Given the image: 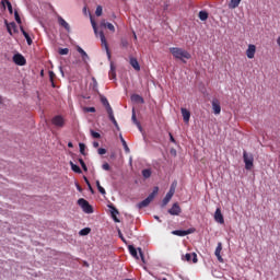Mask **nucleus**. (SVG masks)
I'll list each match as a JSON object with an SVG mask.
<instances>
[{
    "instance_id": "nucleus-1",
    "label": "nucleus",
    "mask_w": 280,
    "mask_h": 280,
    "mask_svg": "<svg viewBox=\"0 0 280 280\" xmlns=\"http://www.w3.org/2000/svg\"><path fill=\"white\" fill-rule=\"evenodd\" d=\"M170 54H172V56L176 60H180L184 63L187 62L186 60H190V58H191V54H189V51H187L184 48L171 47L170 48Z\"/></svg>"
},
{
    "instance_id": "nucleus-2",
    "label": "nucleus",
    "mask_w": 280,
    "mask_h": 280,
    "mask_svg": "<svg viewBox=\"0 0 280 280\" xmlns=\"http://www.w3.org/2000/svg\"><path fill=\"white\" fill-rule=\"evenodd\" d=\"M91 23H92V27L94 30L95 36H97V35L100 36L102 47H104V49L107 54V58L110 60V49L108 48V42H106V36L104 35V31L97 32V24L95 23V21L91 20Z\"/></svg>"
},
{
    "instance_id": "nucleus-3",
    "label": "nucleus",
    "mask_w": 280,
    "mask_h": 280,
    "mask_svg": "<svg viewBox=\"0 0 280 280\" xmlns=\"http://www.w3.org/2000/svg\"><path fill=\"white\" fill-rule=\"evenodd\" d=\"M101 102L103 106H105L106 108L109 120L114 124L115 128L119 129V124H117V119H115V114L113 112V107L110 106V103H108V98L103 97Z\"/></svg>"
},
{
    "instance_id": "nucleus-4",
    "label": "nucleus",
    "mask_w": 280,
    "mask_h": 280,
    "mask_svg": "<svg viewBox=\"0 0 280 280\" xmlns=\"http://www.w3.org/2000/svg\"><path fill=\"white\" fill-rule=\"evenodd\" d=\"M159 194V187L155 186L153 188V191L141 202H139L137 205L138 209H145V207L150 206V202H152V200H154V198H156V195Z\"/></svg>"
},
{
    "instance_id": "nucleus-5",
    "label": "nucleus",
    "mask_w": 280,
    "mask_h": 280,
    "mask_svg": "<svg viewBox=\"0 0 280 280\" xmlns=\"http://www.w3.org/2000/svg\"><path fill=\"white\" fill-rule=\"evenodd\" d=\"M243 161L245 163V170H253L255 158L253 154H248L246 151L243 152Z\"/></svg>"
},
{
    "instance_id": "nucleus-6",
    "label": "nucleus",
    "mask_w": 280,
    "mask_h": 280,
    "mask_svg": "<svg viewBox=\"0 0 280 280\" xmlns=\"http://www.w3.org/2000/svg\"><path fill=\"white\" fill-rule=\"evenodd\" d=\"M78 205L79 207H81V209L84 211V213H93V206L90 205L86 199L84 198H80L78 200Z\"/></svg>"
},
{
    "instance_id": "nucleus-7",
    "label": "nucleus",
    "mask_w": 280,
    "mask_h": 280,
    "mask_svg": "<svg viewBox=\"0 0 280 280\" xmlns=\"http://www.w3.org/2000/svg\"><path fill=\"white\" fill-rule=\"evenodd\" d=\"M51 124L55 128H65V124H66L65 117H62L61 115H57L52 117Z\"/></svg>"
},
{
    "instance_id": "nucleus-8",
    "label": "nucleus",
    "mask_w": 280,
    "mask_h": 280,
    "mask_svg": "<svg viewBox=\"0 0 280 280\" xmlns=\"http://www.w3.org/2000/svg\"><path fill=\"white\" fill-rule=\"evenodd\" d=\"M4 25H7V31L10 34V36H13V34H19V28L16 27V23L14 22L8 23V20H5Z\"/></svg>"
},
{
    "instance_id": "nucleus-9",
    "label": "nucleus",
    "mask_w": 280,
    "mask_h": 280,
    "mask_svg": "<svg viewBox=\"0 0 280 280\" xmlns=\"http://www.w3.org/2000/svg\"><path fill=\"white\" fill-rule=\"evenodd\" d=\"M175 191L176 189L174 188V186H172L170 191L166 194V196L162 201V207H167V205L170 203V200H172V198L174 197Z\"/></svg>"
},
{
    "instance_id": "nucleus-10",
    "label": "nucleus",
    "mask_w": 280,
    "mask_h": 280,
    "mask_svg": "<svg viewBox=\"0 0 280 280\" xmlns=\"http://www.w3.org/2000/svg\"><path fill=\"white\" fill-rule=\"evenodd\" d=\"M255 54H257V46H255L254 44H249L246 50L247 58H249V60H253V58H255Z\"/></svg>"
},
{
    "instance_id": "nucleus-11",
    "label": "nucleus",
    "mask_w": 280,
    "mask_h": 280,
    "mask_svg": "<svg viewBox=\"0 0 280 280\" xmlns=\"http://www.w3.org/2000/svg\"><path fill=\"white\" fill-rule=\"evenodd\" d=\"M13 62L15 65H19L20 67H24V65L26 63V60H25V57H23V55L16 54L13 56Z\"/></svg>"
},
{
    "instance_id": "nucleus-12",
    "label": "nucleus",
    "mask_w": 280,
    "mask_h": 280,
    "mask_svg": "<svg viewBox=\"0 0 280 280\" xmlns=\"http://www.w3.org/2000/svg\"><path fill=\"white\" fill-rule=\"evenodd\" d=\"M212 110L215 115H220V113H222V106L220 105V101L218 98L212 100Z\"/></svg>"
},
{
    "instance_id": "nucleus-13",
    "label": "nucleus",
    "mask_w": 280,
    "mask_h": 280,
    "mask_svg": "<svg viewBox=\"0 0 280 280\" xmlns=\"http://www.w3.org/2000/svg\"><path fill=\"white\" fill-rule=\"evenodd\" d=\"M191 233H194V229L173 231V235H177L178 237H185V235H191Z\"/></svg>"
},
{
    "instance_id": "nucleus-14",
    "label": "nucleus",
    "mask_w": 280,
    "mask_h": 280,
    "mask_svg": "<svg viewBox=\"0 0 280 280\" xmlns=\"http://www.w3.org/2000/svg\"><path fill=\"white\" fill-rule=\"evenodd\" d=\"M183 209L178 203H174L171 209H168L170 215H180Z\"/></svg>"
},
{
    "instance_id": "nucleus-15",
    "label": "nucleus",
    "mask_w": 280,
    "mask_h": 280,
    "mask_svg": "<svg viewBox=\"0 0 280 280\" xmlns=\"http://www.w3.org/2000/svg\"><path fill=\"white\" fill-rule=\"evenodd\" d=\"M214 220L219 224H224V215L222 214V210L220 208H217L214 212Z\"/></svg>"
},
{
    "instance_id": "nucleus-16",
    "label": "nucleus",
    "mask_w": 280,
    "mask_h": 280,
    "mask_svg": "<svg viewBox=\"0 0 280 280\" xmlns=\"http://www.w3.org/2000/svg\"><path fill=\"white\" fill-rule=\"evenodd\" d=\"M183 259L185 261H192V264H198V255L196 253L186 254Z\"/></svg>"
},
{
    "instance_id": "nucleus-17",
    "label": "nucleus",
    "mask_w": 280,
    "mask_h": 280,
    "mask_svg": "<svg viewBox=\"0 0 280 280\" xmlns=\"http://www.w3.org/2000/svg\"><path fill=\"white\" fill-rule=\"evenodd\" d=\"M221 253H222V243H218L214 255L218 258V261H220V264H223L224 259L222 258Z\"/></svg>"
},
{
    "instance_id": "nucleus-18",
    "label": "nucleus",
    "mask_w": 280,
    "mask_h": 280,
    "mask_svg": "<svg viewBox=\"0 0 280 280\" xmlns=\"http://www.w3.org/2000/svg\"><path fill=\"white\" fill-rule=\"evenodd\" d=\"M182 116L185 124H189V119H191V113L187 108H182Z\"/></svg>"
},
{
    "instance_id": "nucleus-19",
    "label": "nucleus",
    "mask_w": 280,
    "mask_h": 280,
    "mask_svg": "<svg viewBox=\"0 0 280 280\" xmlns=\"http://www.w3.org/2000/svg\"><path fill=\"white\" fill-rule=\"evenodd\" d=\"M58 23L61 27H65V30H67V32L71 31V26L69 25V23H67V21H65V19H62V16H58Z\"/></svg>"
},
{
    "instance_id": "nucleus-20",
    "label": "nucleus",
    "mask_w": 280,
    "mask_h": 280,
    "mask_svg": "<svg viewBox=\"0 0 280 280\" xmlns=\"http://www.w3.org/2000/svg\"><path fill=\"white\" fill-rule=\"evenodd\" d=\"M77 51L79 54H81V58H82L83 62H86L89 60V54H86V51H84V49H82V47L77 46Z\"/></svg>"
},
{
    "instance_id": "nucleus-21",
    "label": "nucleus",
    "mask_w": 280,
    "mask_h": 280,
    "mask_svg": "<svg viewBox=\"0 0 280 280\" xmlns=\"http://www.w3.org/2000/svg\"><path fill=\"white\" fill-rule=\"evenodd\" d=\"M130 65L136 71H141V66L139 65L137 58H130Z\"/></svg>"
},
{
    "instance_id": "nucleus-22",
    "label": "nucleus",
    "mask_w": 280,
    "mask_h": 280,
    "mask_svg": "<svg viewBox=\"0 0 280 280\" xmlns=\"http://www.w3.org/2000/svg\"><path fill=\"white\" fill-rule=\"evenodd\" d=\"M20 30H21L24 38L26 39L27 45H32L33 40H32V37H30V34L27 32H25V28H23V26H20Z\"/></svg>"
},
{
    "instance_id": "nucleus-23",
    "label": "nucleus",
    "mask_w": 280,
    "mask_h": 280,
    "mask_svg": "<svg viewBox=\"0 0 280 280\" xmlns=\"http://www.w3.org/2000/svg\"><path fill=\"white\" fill-rule=\"evenodd\" d=\"M131 121L139 128V130H141V122L137 120V113L135 112V109H132Z\"/></svg>"
},
{
    "instance_id": "nucleus-24",
    "label": "nucleus",
    "mask_w": 280,
    "mask_h": 280,
    "mask_svg": "<svg viewBox=\"0 0 280 280\" xmlns=\"http://www.w3.org/2000/svg\"><path fill=\"white\" fill-rule=\"evenodd\" d=\"M120 141L122 143V148L127 154H130V148L128 147V143L126 142V139H124V136H119Z\"/></svg>"
},
{
    "instance_id": "nucleus-25",
    "label": "nucleus",
    "mask_w": 280,
    "mask_h": 280,
    "mask_svg": "<svg viewBox=\"0 0 280 280\" xmlns=\"http://www.w3.org/2000/svg\"><path fill=\"white\" fill-rule=\"evenodd\" d=\"M240 3H242V0H231L229 4L230 10H235V8L240 7Z\"/></svg>"
},
{
    "instance_id": "nucleus-26",
    "label": "nucleus",
    "mask_w": 280,
    "mask_h": 280,
    "mask_svg": "<svg viewBox=\"0 0 280 280\" xmlns=\"http://www.w3.org/2000/svg\"><path fill=\"white\" fill-rule=\"evenodd\" d=\"M117 215H119V210H117V208L113 207L112 208V218H113L114 222H119V219L117 218Z\"/></svg>"
},
{
    "instance_id": "nucleus-27",
    "label": "nucleus",
    "mask_w": 280,
    "mask_h": 280,
    "mask_svg": "<svg viewBox=\"0 0 280 280\" xmlns=\"http://www.w3.org/2000/svg\"><path fill=\"white\" fill-rule=\"evenodd\" d=\"M101 25L103 27H107V30H109V32H115V25H113V23H110V22H102Z\"/></svg>"
},
{
    "instance_id": "nucleus-28",
    "label": "nucleus",
    "mask_w": 280,
    "mask_h": 280,
    "mask_svg": "<svg viewBox=\"0 0 280 280\" xmlns=\"http://www.w3.org/2000/svg\"><path fill=\"white\" fill-rule=\"evenodd\" d=\"M2 5H3V8H5V5H7V8H8L10 14H12V13L14 12L13 9H12V3H11L10 1H8V0H2Z\"/></svg>"
},
{
    "instance_id": "nucleus-29",
    "label": "nucleus",
    "mask_w": 280,
    "mask_h": 280,
    "mask_svg": "<svg viewBox=\"0 0 280 280\" xmlns=\"http://www.w3.org/2000/svg\"><path fill=\"white\" fill-rule=\"evenodd\" d=\"M129 253L132 257H135L136 259H139V255L137 254V248H135V246L129 245Z\"/></svg>"
},
{
    "instance_id": "nucleus-30",
    "label": "nucleus",
    "mask_w": 280,
    "mask_h": 280,
    "mask_svg": "<svg viewBox=\"0 0 280 280\" xmlns=\"http://www.w3.org/2000/svg\"><path fill=\"white\" fill-rule=\"evenodd\" d=\"M109 80H115L117 78V73L115 72V67L112 65L109 70Z\"/></svg>"
},
{
    "instance_id": "nucleus-31",
    "label": "nucleus",
    "mask_w": 280,
    "mask_h": 280,
    "mask_svg": "<svg viewBox=\"0 0 280 280\" xmlns=\"http://www.w3.org/2000/svg\"><path fill=\"white\" fill-rule=\"evenodd\" d=\"M131 101L132 102H138L139 104H143V97H141V95H139V94L132 95Z\"/></svg>"
},
{
    "instance_id": "nucleus-32",
    "label": "nucleus",
    "mask_w": 280,
    "mask_h": 280,
    "mask_svg": "<svg viewBox=\"0 0 280 280\" xmlns=\"http://www.w3.org/2000/svg\"><path fill=\"white\" fill-rule=\"evenodd\" d=\"M72 172H75V174H82V168L80 166L73 164V162L70 163Z\"/></svg>"
},
{
    "instance_id": "nucleus-33",
    "label": "nucleus",
    "mask_w": 280,
    "mask_h": 280,
    "mask_svg": "<svg viewBox=\"0 0 280 280\" xmlns=\"http://www.w3.org/2000/svg\"><path fill=\"white\" fill-rule=\"evenodd\" d=\"M199 19L200 21H207V19H209V13L207 11H200Z\"/></svg>"
},
{
    "instance_id": "nucleus-34",
    "label": "nucleus",
    "mask_w": 280,
    "mask_h": 280,
    "mask_svg": "<svg viewBox=\"0 0 280 280\" xmlns=\"http://www.w3.org/2000/svg\"><path fill=\"white\" fill-rule=\"evenodd\" d=\"M142 176H143V178H150V176H152V170H150V168L143 170Z\"/></svg>"
},
{
    "instance_id": "nucleus-35",
    "label": "nucleus",
    "mask_w": 280,
    "mask_h": 280,
    "mask_svg": "<svg viewBox=\"0 0 280 280\" xmlns=\"http://www.w3.org/2000/svg\"><path fill=\"white\" fill-rule=\"evenodd\" d=\"M96 187H97L100 194H102V196H106V189H104V187H102V185L100 184V180H96Z\"/></svg>"
},
{
    "instance_id": "nucleus-36",
    "label": "nucleus",
    "mask_w": 280,
    "mask_h": 280,
    "mask_svg": "<svg viewBox=\"0 0 280 280\" xmlns=\"http://www.w3.org/2000/svg\"><path fill=\"white\" fill-rule=\"evenodd\" d=\"M89 233H91V228H85V229H82L80 232H79V235H89Z\"/></svg>"
},
{
    "instance_id": "nucleus-37",
    "label": "nucleus",
    "mask_w": 280,
    "mask_h": 280,
    "mask_svg": "<svg viewBox=\"0 0 280 280\" xmlns=\"http://www.w3.org/2000/svg\"><path fill=\"white\" fill-rule=\"evenodd\" d=\"M79 163L84 172H89V167H86V163H84V160L79 159Z\"/></svg>"
},
{
    "instance_id": "nucleus-38",
    "label": "nucleus",
    "mask_w": 280,
    "mask_h": 280,
    "mask_svg": "<svg viewBox=\"0 0 280 280\" xmlns=\"http://www.w3.org/2000/svg\"><path fill=\"white\" fill-rule=\"evenodd\" d=\"M14 18L16 23L21 25L22 21H21V15H19V11H14Z\"/></svg>"
},
{
    "instance_id": "nucleus-39",
    "label": "nucleus",
    "mask_w": 280,
    "mask_h": 280,
    "mask_svg": "<svg viewBox=\"0 0 280 280\" xmlns=\"http://www.w3.org/2000/svg\"><path fill=\"white\" fill-rule=\"evenodd\" d=\"M69 54V48H60L59 49V55L60 56H67Z\"/></svg>"
},
{
    "instance_id": "nucleus-40",
    "label": "nucleus",
    "mask_w": 280,
    "mask_h": 280,
    "mask_svg": "<svg viewBox=\"0 0 280 280\" xmlns=\"http://www.w3.org/2000/svg\"><path fill=\"white\" fill-rule=\"evenodd\" d=\"M91 136L93 137V139H101L102 135H100V132H96L94 130H91Z\"/></svg>"
},
{
    "instance_id": "nucleus-41",
    "label": "nucleus",
    "mask_w": 280,
    "mask_h": 280,
    "mask_svg": "<svg viewBox=\"0 0 280 280\" xmlns=\"http://www.w3.org/2000/svg\"><path fill=\"white\" fill-rule=\"evenodd\" d=\"M102 12H103L102 5H98L95 11L96 16H102Z\"/></svg>"
},
{
    "instance_id": "nucleus-42",
    "label": "nucleus",
    "mask_w": 280,
    "mask_h": 280,
    "mask_svg": "<svg viewBox=\"0 0 280 280\" xmlns=\"http://www.w3.org/2000/svg\"><path fill=\"white\" fill-rule=\"evenodd\" d=\"M102 168L105 171V172H109L110 171V164H108V163H104L103 165H102Z\"/></svg>"
},
{
    "instance_id": "nucleus-43",
    "label": "nucleus",
    "mask_w": 280,
    "mask_h": 280,
    "mask_svg": "<svg viewBox=\"0 0 280 280\" xmlns=\"http://www.w3.org/2000/svg\"><path fill=\"white\" fill-rule=\"evenodd\" d=\"M79 148H80L81 154H84V150H86V145H84V143H80Z\"/></svg>"
},
{
    "instance_id": "nucleus-44",
    "label": "nucleus",
    "mask_w": 280,
    "mask_h": 280,
    "mask_svg": "<svg viewBox=\"0 0 280 280\" xmlns=\"http://www.w3.org/2000/svg\"><path fill=\"white\" fill-rule=\"evenodd\" d=\"M139 250V255L141 257V260L143 261V264H145V256H143V252L141 250V248H138Z\"/></svg>"
},
{
    "instance_id": "nucleus-45",
    "label": "nucleus",
    "mask_w": 280,
    "mask_h": 280,
    "mask_svg": "<svg viewBox=\"0 0 280 280\" xmlns=\"http://www.w3.org/2000/svg\"><path fill=\"white\" fill-rule=\"evenodd\" d=\"M121 47H128V39H121L120 42Z\"/></svg>"
},
{
    "instance_id": "nucleus-46",
    "label": "nucleus",
    "mask_w": 280,
    "mask_h": 280,
    "mask_svg": "<svg viewBox=\"0 0 280 280\" xmlns=\"http://www.w3.org/2000/svg\"><path fill=\"white\" fill-rule=\"evenodd\" d=\"M85 113H95V107H85Z\"/></svg>"
},
{
    "instance_id": "nucleus-47",
    "label": "nucleus",
    "mask_w": 280,
    "mask_h": 280,
    "mask_svg": "<svg viewBox=\"0 0 280 280\" xmlns=\"http://www.w3.org/2000/svg\"><path fill=\"white\" fill-rule=\"evenodd\" d=\"M97 153L101 154V155H104V154H106V149L100 148V149L97 150Z\"/></svg>"
},
{
    "instance_id": "nucleus-48",
    "label": "nucleus",
    "mask_w": 280,
    "mask_h": 280,
    "mask_svg": "<svg viewBox=\"0 0 280 280\" xmlns=\"http://www.w3.org/2000/svg\"><path fill=\"white\" fill-rule=\"evenodd\" d=\"M49 78H50V82H54V78H56V73H54V71H49Z\"/></svg>"
},
{
    "instance_id": "nucleus-49",
    "label": "nucleus",
    "mask_w": 280,
    "mask_h": 280,
    "mask_svg": "<svg viewBox=\"0 0 280 280\" xmlns=\"http://www.w3.org/2000/svg\"><path fill=\"white\" fill-rule=\"evenodd\" d=\"M93 147H94V148H100V142L94 141V142H93Z\"/></svg>"
},
{
    "instance_id": "nucleus-50",
    "label": "nucleus",
    "mask_w": 280,
    "mask_h": 280,
    "mask_svg": "<svg viewBox=\"0 0 280 280\" xmlns=\"http://www.w3.org/2000/svg\"><path fill=\"white\" fill-rule=\"evenodd\" d=\"M84 180H85L88 187H91V182H89V178L84 177Z\"/></svg>"
},
{
    "instance_id": "nucleus-51",
    "label": "nucleus",
    "mask_w": 280,
    "mask_h": 280,
    "mask_svg": "<svg viewBox=\"0 0 280 280\" xmlns=\"http://www.w3.org/2000/svg\"><path fill=\"white\" fill-rule=\"evenodd\" d=\"M170 139L171 141L174 143L176 140L174 139V136H172V133H170Z\"/></svg>"
},
{
    "instance_id": "nucleus-52",
    "label": "nucleus",
    "mask_w": 280,
    "mask_h": 280,
    "mask_svg": "<svg viewBox=\"0 0 280 280\" xmlns=\"http://www.w3.org/2000/svg\"><path fill=\"white\" fill-rule=\"evenodd\" d=\"M88 187H89L90 191L93 194L94 192L93 186H91V184H90V186H88Z\"/></svg>"
},
{
    "instance_id": "nucleus-53",
    "label": "nucleus",
    "mask_w": 280,
    "mask_h": 280,
    "mask_svg": "<svg viewBox=\"0 0 280 280\" xmlns=\"http://www.w3.org/2000/svg\"><path fill=\"white\" fill-rule=\"evenodd\" d=\"M277 45L280 47V36L277 38Z\"/></svg>"
},
{
    "instance_id": "nucleus-54",
    "label": "nucleus",
    "mask_w": 280,
    "mask_h": 280,
    "mask_svg": "<svg viewBox=\"0 0 280 280\" xmlns=\"http://www.w3.org/2000/svg\"><path fill=\"white\" fill-rule=\"evenodd\" d=\"M77 189H78L79 191H82V187L79 186V184H77Z\"/></svg>"
},
{
    "instance_id": "nucleus-55",
    "label": "nucleus",
    "mask_w": 280,
    "mask_h": 280,
    "mask_svg": "<svg viewBox=\"0 0 280 280\" xmlns=\"http://www.w3.org/2000/svg\"><path fill=\"white\" fill-rule=\"evenodd\" d=\"M119 236L122 240V242H126V240H124V236L121 235V232H119Z\"/></svg>"
},
{
    "instance_id": "nucleus-56",
    "label": "nucleus",
    "mask_w": 280,
    "mask_h": 280,
    "mask_svg": "<svg viewBox=\"0 0 280 280\" xmlns=\"http://www.w3.org/2000/svg\"><path fill=\"white\" fill-rule=\"evenodd\" d=\"M68 148H73V143L69 142Z\"/></svg>"
},
{
    "instance_id": "nucleus-57",
    "label": "nucleus",
    "mask_w": 280,
    "mask_h": 280,
    "mask_svg": "<svg viewBox=\"0 0 280 280\" xmlns=\"http://www.w3.org/2000/svg\"><path fill=\"white\" fill-rule=\"evenodd\" d=\"M154 218H155V220H158L159 222H161L160 219H159V217L155 215Z\"/></svg>"
},
{
    "instance_id": "nucleus-58",
    "label": "nucleus",
    "mask_w": 280,
    "mask_h": 280,
    "mask_svg": "<svg viewBox=\"0 0 280 280\" xmlns=\"http://www.w3.org/2000/svg\"><path fill=\"white\" fill-rule=\"evenodd\" d=\"M135 40H137V34L133 35Z\"/></svg>"
},
{
    "instance_id": "nucleus-59",
    "label": "nucleus",
    "mask_w": 280,
    "mask_h": 280,
    "mask_svg": "<svg viewBox=\"0 0 280 280\" xmlns=\"http://www.w3.org/2000/svg\"><path fill=\"white\" fill-rule=\"evenodd\" d=\"M159 280H167V278H162V279H159Z\"/></svg>"
},
{
    "instance_id": "nucleus-60",
    "label": "nucleus",
    "mask_w": 280,
    "mask_h": 280,
    "mask_svg": "<svg viewBox=\"0 0 280 280\" xmlns=\"http://www.w3.org/2000/svg\"><path fill=\"white\" fill-rule=\"evenodd\" d=\"M0 102H1V96H0Z\"/></svg>"
}]
</instances>
